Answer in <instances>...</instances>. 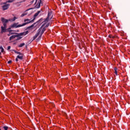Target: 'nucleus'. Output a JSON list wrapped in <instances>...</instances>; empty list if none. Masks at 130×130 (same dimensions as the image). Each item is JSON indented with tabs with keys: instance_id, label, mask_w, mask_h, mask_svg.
Returning <instances> with one entry per match:
<instances>
[{
	"instance_id": "obj_20",
	"label": "nucleus",
	"mask_w": 130,
	"mask_h": 130,
	"mask_svg": "<svg viewBox=\"0 0 130 130\" xmlns=\"http://www.w3.org/2000/svg\"><path fill=\"white\" fill-rule=\"evenodd\" d=\"M14 52H15V53H17V54H20L21 53V52H18V51H14Z\"/></svg>"
},
{
	"instance_id": "obj_25",
	"label": "nucleus",
	"mask_w": 130,
	"mask_h": 130,
	"mask_svg": "<svg viewBox=\"0 0 130 130\" xmlns=\"http://www.w3.org/2000/svg\"><path fill=\"white\" fill-rule=\"evenodd\" d=\"M4 48H2L1 49V52H4Z\"/></svg>"
},
{
	"instance_id": "obj_31",
	"label": "nucleus",
	"mask_w": 130,
	"mask_h": 130,
	"mask_svg": "<svg viewBox=\"0 0 130 130\" xmlns=\"http://www.w3.org/2000/svg\"><path fill=\"white\" fill-rule=\"evenodd\" d=\"M29 31L28 30H26L25 32H23V33H28Z\"/></svg>"
},
{
	"instance_id": "obj_29",
	"label": "nucleus",
	"mask_w": 130,
	"mask_h": 130,
	"mask_svg": "<svg viewBox=\"0 0 130 130\" xmlns=\"http://www.w3.org/2000/svg\"><path fill=\"white\" fill-rule=\"evenodd\" d=\"M30 10H33V8L29 9L27 10L26 11H30Z\"/></svg>"
},
{
	"instance_id": "obj_4",
	"label": "nucleus",
	"mask_w": 130,
	"mask_h": 130,
	"mask_svg": "<svg viewBox=\"0 0 130 130\" xmlns=\"http://www.w3.org/2000/svg\"><path fill=\"white\" fill-rule=\"evenodd\" d=\"M19 22L17 23H14L13 24H12L11 25H10V26L9 27V28H10V29H12V28H20V27H23V24H18Z\"/></svg>"
},
{
	"instance_id": "obj_8",
	"label": "nucleus",
	"mask_w": 130,
	"mask_h": 130,
	"mask_svg": "<svg viewBox=\"0 0 130 130\" xmlns=\"http://www.w3.org/2000/svg\"><path fill=\"white\" fill-rule=\"evenodd\" d=\"M41 5H42V6L43 5L42 1V0H39L38 1V4H37L36 6H35L36 9H39V8H40Z\"/></svg>"
},
{
	"instance_id": "obj_19",
	"label": "nucleus",
	"mask_w": 130,
	"mask_h": 130,
	"mask_svg": "<svg viewBox=\"0 0 130 130\" xmlns=\"http://www.w3.org/2000/svg\"><path fill=\"white\" fill-rule=\"evenodd\" d=\"M16 19H17V17H14L12 19V21H16Z\"/></svg>"
},
{
	"instance_id": "obj_7",
	"label": "nucleus",
	"mask_w": 130,
	"mask_h": 130,
	"mask_svg": "<svg viewBox=\"0 0 130 130\" xmlns=\"http://www.w3.org/2000/svg\"><path fill=\"white\" fill-rule=\"evenodd\" d=\"M1 30L2 32H3L4 33H6V32H11V28L9 27L8 29H7V27L2 26L1 27Z\"/></svg>"
},
{
	"instance_id": "obj_12",
	"label": "nucleus",
	"mask_w": 130,
	"mask_h": 130,
	"mask_svg": "<svg viewBox=\"0 0 130 130\" xmlns=\"http://www.w3.org/2000/svg\"><path fill=\"white\" fill-rule=\"evenodd\" d=\"M23 54L21 53L19 54V55L17 56V58H19V59H23Z\"/></svg>"
},
{
	"instance_id": "obj_17",
	"label": "nucleus",
	"mask_w": 130,
	"mask_h": 130,
	"mask_svg": "<svg viewBox=\"0 0 130 130\" xmlns=\"http://www.w3.org/2000/svg\"><path fill=\"white\" fill-rule=\"evenodd\" d=\"M3 128H4L5 130H8V128H9V127L7 126H5L3 127Z\"/></svg>"
},
{
	"instance_id": "obj_28",
	"label": "nucleus",
	"mask_w": 130,
	"mask_h": 130,
	"mask_svg": "<svg viewBox=\"0 0 130 130\" xmlns=\"http://www.w3.org/2000/svg\"><path fill=\"white\" fill-rule=\"evenodd\" d=\"M33 3H34V0H32V1L30 2L31 5H32V4H33Z\"/></svg>"
},
{
	"instance_id": "obj_32",
	"label": "nucleus",
	"mask_w": 130,
	"mask_h": 130,
	"mask_svg": "<svg viewBox=\"0 0 130 130\" xmlns=\"http://www.w3.org/2000/svg\"><path fill=\"white\" fill-rule=\"evenodd\" d=\"M18 57H17V58H16V59H15V60H16V61H18Z\"/></svg>"
},
{
	"instance_id": "obj_10",
	"label": "nucleus",
	"mask_w": 130,
	"mask_h": 130,
	"mask_svg": "<svg viewBox=\"0 0 130 130\" xmlns=\"http://www.w3.org/2000/svg\"><path fill=\"white\" fill-rule=\"evenodd\" d=\"M1 21L3 23H7L9 22V20L8 19H5L4 18L2 17L1 18Z\"/></svg>"
},
{
	"instance_id": "obj_9",
	"label": "nucleus",
	"mask_w": 130,
	"mask_h": 130,
	"mask_svg": "<svg viewBox=\"0 0 130 130\" xmlns=\"http://www.w3.org/2000/svg\"><path fill=\"white\" fill-rule=\"evenodd\" d=\"M36 24V23H34V24H32L31 25L27 27L26 29V30H32V29H33V27H34V26L35 25V24Z\"/></svg>"
},
{
	"instance_id": "obj_2",
	"label": "nucleus",
	"mask_w": 130,
	"mask_h": 130,
	"mask_svg": "<svg viewBox=\"0 0 130 130\" xmlns=\"http://www.w3.org/2000/svg\"><path fill=\"white\" fill-rule=\"evenodd\" d=\"M27 34H24V33H20V34H18L16 35H13L11 37H10V40H12V39H14L15 38L16 39V40H20V39H21V38H22L21 36H23V35H24V36H26Z\"/></svg>"
},
{
	"instance_id": "obj_38",
	"label": "nucleus",
	"mask_w": 130,
	"mask_h": 130,
	"mask_svg": "<svg viewBox=\"0 0 130 130\" xmlns=\"http://www.w3.org/2000/svg\"><path fill=\"white\" fill-rule=\"evenodd\" d=\"M0 130H2V129L0 128Z\"/></svg>"
},
{
	"instance_id": "obj_22",
	"label": "nucleus",
	"mask_w": 130,
	"mask_h": 130,
	"mask_svg": "<svg viewBox=\"0 0 130 130\" xmlns=\"http://www.w3.org/2000/svg\"><path fill=\"white\" fill-rule=\"evenodd\" d=\"M3 25L4 26L3 27H5L7 28V23H3Z\"/></svg>"
},
{
	"instance_id": "obj_1",
	"label": "nucleus",
	"mask_w": 130,
	"mask_h": 130,
	"mask_svg": "<svg viewBox=\"0 0 130 130\" xmlns=\"http://www.w3.org/2000/svg\"><path fill=\"white\" fill-rule=\"evenodd\" d=\"M40 13H41V11H38L36 13H35L34 16V19L31 20L29 19H24V22L25 23L22 24V26H26V25H27V24H29V23H33L34 22V20H35V19H36V17H37V16H38V15H39V14H40Z\"/></svg>"
},
{
	"instance_id": "obj_34",
	"label": "nucleus",
	"mask_w": 130,
	"mask_h": 130,
	"mask_svg": "<svg viewBox=\"0 0 130 130\" xmlns=\"http://www.w3.org/2000/svg\"><path fill=\"white\" fill-rule=\"evenodd\" d=\"M15 32H19V30H15Z\"/></svg>"
},
{
	"instance_id": "obj_16",
	"label": "nucleus",
	"mask_w": 130,
	"mask_h": 130,
	"mask_svg": "<svg viewBox=\"0 0 130 130\" xmlns=\"http://www.w3.org/2000/svg\"><path fill=\"white\" fill-rule=\"evenodd\" d=\"M114 71H115V74L117 75V68H115Z\"/></svg>"
},
{
	"instance_id": "obj_14",
	"label": "nucleus",
	"mask_w": 130,
	"mask_h": 130,
	"mask_svg": "<svg viewBox=\"0 0 130 130\" xmlns=\"http://www.w3.org/2000/svg\"><path fill=\"white\" fill-rule=\"evenodd\" d=\"M25 45V43H21V44H20L19 46H18V47H23V46H24Z\"/></svg>"
},
{
	"instance_id": "obj_6",
	"label": "nucleus",
	"mask_w": 130,
	"mask_h": 130,
	"mask_svg": "<svg viewBox=\"0 0 130 130\" xmlns=\"http://www.w3.org/2000/svg\"><path fill=\"white\" fill-rule=\"evenodd\" d=\"M3 5H4L2 6L3 11H6V10H8V9H9V7H10V4H7V3H3Z\"/></svg>"
},
{
	"instance_id": "obj_24",
	"label": "nucleus",
	"mask_w": 130,
	"mask_h": 130,
	"mask_svg": "<svg viewBox=\"0 0 130 130\" xmlns=\"http://www.w3.org/2000/svg\"><path fill=\"white\" fill-rule=\"evenodd\" d=\"M48 26H49V23H47V24L45 26V27L47 28V27H48Z\"/></svg>"
},
{
	"instance_id": "obj_15",
	"label": "nucleus",
	"mask_w": 130,
	"mask_h": 130,
	"mask_svg": "<svg viewBox=\"0 0 130 130\" xmlns=\"http://www.w3.org/2000/svg\"><path fill=\"white\" fill-rule=\"evenodd\" d=\"M15 1L16 0H8L6 3H13V2H15Z\"/></svg>"
},
{
	"instance_id": "obj_18",
	"label": "nucleus",
	"mask_w": 130,
	"mask_h": 130,
	"mask_svg": "<svg viewBox=\"0 0 130 130\" xmlns=\"http://www.w3.org/2000/svg\"><path fill=\"white\" fill-rule=\"evenodd\" d=\"M109 37L110 38H115V37L110 35H109Z\"/></svg>"
},
{
	"instance_id": "obj_30",
	"label": "nucleus",
	"mask_w": 130,
	"mask_h": 130,
	"mask_svg": "<svg viewBox=\"0 0 130 130\" xmlns=\"http://www.w3.org/2000/svg\"><path fill=\"white\" fill-rule=\"evenodd\" d=\"M38 0H36V2L35 3V5H36V4H37V2H38Z\"/></svg>"
},
{
	"instance_id": "obj_5",
	"label": "nucleus",
	"mask_w": 130,
	"mask_h": 130,
	"mask_svg": "<svg viewBox=\"0 0 130 130\" xmlns=\"http://www.w3.org/2000/svg\"><path fill=\"white\" fill-rule=\"evenodd\" d=\"M52 15V12H48V16L44 20V22H47L48 21L50 20H51L52 19L53 16Z\"/></svg>"
},
{
	"instance_id": "obj_3",
	"label": "nucleus",
	"mask_w": 130,
	"mask_h": 130,
	"mask_svg": "<svg viewBox=\"0 0 130 130\" xmlns=\"http://www.w3.org/2000/svg\"><path fill=\"white\" fill-rule=\"evenodd\" d=\"M41 36H42V34L37 33L36 35L33 37V39H30L28 42V43H31L32 41L35 40L36 38L38 37V38L36 40L37 41H39L40 40V38H41Z\"/></svg>"
},
{
	"instance_id": "obj_21",
	"label": "nucleus",
	"mask_w": 130,
	"mask_h": 130,
	"mask_svg": "<svg viewBox=\"0 0 130 130\" xmlns=\"http://www.w3.org/2000/svg\"><path fill=\"white\" fill-rule=\"evenodd\" d=\"M26 15H27V14L23 13L22 14H21V17H24V16H26Z\"/></svg>"
},
{
	"instance_id": "obj_27",
	"label": "nucleus",
	"mask_w": 130,
	"mask_h": 130,
	"mask_svg": "<svg viewBox=\"0 0 130 130\" xmlns=\"http://www.w3.org/2000/svg\"><path fill=\"white\" fill-rule=\"evenodd\" d=\"M8 63H12V60L8 61Z\"/></svg>"
},
{
	"instance_id": "obj_11",
	"label": "nucleus",
	"mask_w": 130,
	"mask_h": 130,
	"mask_svg": "<svg viewBox=\"0 0 130 130\" xmlns=\"http://www.w3.org/2000/svg\"><path fill=\"white\" fill-rule=\"evenodd\" d=\"M38 24H41V23H47V22H44L43 21V18H41L39 20L37 21Z\"/></svg>"
},
{
	"instance_id": "obj_26",
	"label": "nucleus",
	"mask_w": 130,
	"mask_h": 130,
	"mask_svg": "<svg viewBox=\"0 0 130 130\" xmlns=\"http://www.w3.org/2000/svg\"><path fill=\"white\" fill-rule=\"evenodd\" d=\"M10 49H11V46H8V50H10Z\"/></svg>"
},
{
	"instance_id": "obj_33",
	"label": "nucleus",
	"mask_w": 130,
	"mask_h": 130,
	"mask_svg": "<svg viewBox=\"0 0 130 130\" xmlns=\"http://www.w3.org/2000/svg\"><path fill=\"white\" fill-rule=\"evenodd\" d=\"M2 48H3V46H1V47H0V49H2Z\"/></svg>"
},
{
	"instance_id": "obj_35",
	"label": "nucleus",
	"mask_w": 130,
	"mask_h": 130,
	"mask_svg": "<svg viewBox=\"0 0 130 130\" xmlns=\"http://www.w3.org/2000/svg\"><path fill=\"white\" fill-rule=\"evenodd\" d=\"M51 104L52 105V106H53L54 105L53 103H52Z\"/></svg>"
},
{
	"instance_id": "obj_23",
	"label": "nucleus",
	"mask_w": 130,
	"mask_h": 130,
	"mask_svg": "<svg viewBox=\"0 0 130 130\" xmlns=\"http://www.w3.org/2000/svg\"><path fill=\"white\" fill-rule=\"evenodd\" d=\"M25 2H26V0H22V1H20L19 3L21 4L22 3H25Z\"/></svg>"
},
{
	"instance_id": "obj_36",
	"label": "nucleus",
	"mask_w": 130,
	"mask_h": 130,
	"mask_svg": "<svg viewBox=\"0 0 130 130\" xmlns=\"http://www.w3.org/2000/svg\"><path fill=\"white\" fill-rule=\"evenodd\" d=\"M2 54V53H0V55H1Z\"/></svg>"
},
{
	"instance_id": "obj_37",
	"label": "nucleus",
	"mask_w": 130,
	"mask_h": 130,
	"mask_svg": "<svg viewBox=\"0 0 130 130\" xmlns=\"http://www.w3.org/2000/svg\"><path fill=\"white\" fill-rule=\"evenodd\" d=\"M43 26H44V24H43Z\"/></svg>"
},
{
	"instance_id": "obj_13",
	"label": "nucleus",
	"mask_w": 130,
	"mask_h": 130,
	"mask_svg": "<svg viewBox=\"0 0 130 130\" xmlns=\"http://www.w3.org/2000/svg\"><path fill=\"white\" fill-rule=\"evenodd\" d=\"M41 30H41L42 33H44V32H45V30H46V27H45L43 28H41Z\"/></svg>"
}]
</instances>
